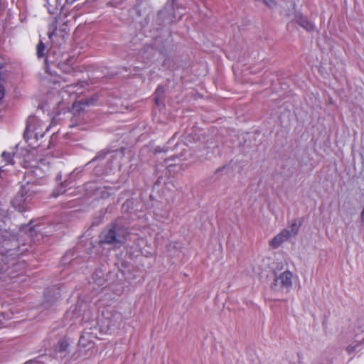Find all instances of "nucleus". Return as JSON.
I'll return each mask as SVG.
<instances>
[{
	"instance_id": "obj_1",
	"label": "nucleus",
	"mask_w": 364,
	"mask_h": 364,
	"mask_svg": "<svg viewBox=\"0 0 364 364\" xmlns=\"http://www.w3.org/2000/svg\"><path fill=\"white\" fill-rule=\"evenodd\" d=\"M127 228L112 225L101 232L100 242L119 247L127 241Z\"/></svg>"
},
{
	"instance_id": "obj_2",
	"label": "nucleus",
	"mask_w": 364,
	"mask_h": 364,
	"mask_svg": "<svg viewBox=\"0 0 364 364\" xmlns=\"http://www.w3.org/2000/svg\"><path fill=\"white\" fill-rule=\"evenodd\" d=\"M39 191L40 190L34 183H27L11 200L12 206L19 212L26 210L27 204L31 200L33 196Z\"/></svg>"
},
{
	"instance_id": "obj_3",
	"label": "nucleus",
	"mask_w": 364,
	"mask_h": 364,
	"mask_svg": "<svg viewBox=\"0 0 364 364\" xmlns=\"http://www.w3.org/2000/svg\"><path fill=\"white\" fill-rule=\"evenodd\" d=\"M49 126L35 117H30L26 126V134L36 139L42 138Z\"/></svg>"
},
{
	"instance_id": "obj_4",
	"label": "nucleus",
	"mask_w": 364,
	"mask_h": 364,
	"mask_svg": "<svg viewBox=\"0 0 364 364\" xmlns=\"http://www.w3.org/2000/svg\"><path fill=\"white\" fill-rule=\"evenodd\" d=\"M294 274L289 270H286L274 279L272 288L274 290H282L289 292L292 287Z\"/></svg>"
},
{
	"instance_id": "obj_5",
	"label": "nucleus",
	"mask_w": 364,
	"mask_h": 364,
	"mask_svg": "<svg viewBox=\"0 0 364 364\" xmlns=\"http://www.w3.org/2000/svg\"><path fill=\"white\" fill-rule=\"evenodd\" d=\"M290 237H291L289 235L287 229H284L269 241V245L276 249Z\"/></svg>"
},
{
	"instance_id": "obj_6",
	"label": "nucleus",
	"mask_w": 364,
	"mask_h": 364,
	"mask_svg": "<svg viewBox=\"0 0 364 364\" xmlns=\"http://www.w3.org/2000/svg\"><path fill=\"white\" fill-rule=\"evenodd\" d=\"M295 21L306 31L310 32L313 31L315 28L314 25L309 21L306 18L301 14H296L295 16Z\"/></svg>"
},
{
	"instance_id": "obj_7",
	"label": "nucleus",
	"mask_w": 364,
	"mask_h": 364,
	"mask_svg": "<svg viewBox=\"0 0 364 364\" xmlns=\"http://www.w3.org/2000/svg\"><path fill=\"white\" fill-rule=\"evenodd\" d=\"M48 171V163L45 160H41L38 163V165L34 168L33 173L36 176L41 177L43 173Z\"/></svg>"
},
{
	"instance_id": "obj_8",
	"label": "nucleus",
	"mask_w": 364,
	"mask_h": 364,
	"mask_svg": "<svg viewBox=\"0 0 364 364\" xmlns=\"http://www.w3.org/2000/svg\"><path fill=\"white\" fill-rule=\"evenodd\" d=\"M46 4L49 12L54 13L61 6V0H46Z\"/></svg>"
},
{
	"instance_id": "obj_9",
	"label": "nucleus",
	"mask_w": 364,
	"mask_h": 364,
	"mask_svg": "<svg viewBox=\"0 0 364 364\" xmlns=\"http://www.w3.org/2000/svg\"><path fill=\"white\" fill-rule=\"evenodd\" d=\"M299 229V227L296 224V223L293 222L291 224L289 229H287V231L289 232V235L292 237H294L298 233Z\"/></svg>"
},
{
	"instance_id": "obj_10",
	"label": "nucleus",
	"mask_w": 364,
	"mask_h": 364,
	"mask_svg": "<svg viewBox=\"0 0 364 364\" xmlns=\"http://www.w3.org/2000/svg\"><path fill=\"white\" fill-rule=\"evenodd\" d=\"M46 46L42 41H40L36 46V54L38 58H41L45 55Z\"/></svg>"
},
{
	"instance_id": "obj_11",
	"label": "nucleus",
	"mask_w": 364,
	"mask_h": 364,
	"mask_svg": "<svg viewBox=\"0 0 364 364\" xmlns=\"http://www.w3.org/2000/svg\"><path fill=\"white\" fill-rule=\"evenodd\" d=\"M57 29V21L54 20L50 23L49 27V31L48 33V37L50 39H52L53 36L55 35V31Z\"/></svg>"
},
{
	"instance_id": "obj_12",
	"label": "nucleus",
	"mask_w": 364,
	"mask_h": 364,
	"mask_svg": "<svg viewBox=\"0 0 364 364\" xmlns=\"http://www.w3.org/2000/svg\"><path fill=\"white\" fill-rule=\"evenodd\" d=\"M164 90L162 87H159L155 92V101L157 105H159L160 98L163 96Z\"/></svg>"
},
{
	"instance_id": "obj_13",
	"label": "nucleus",
	"mask_w": 364,
	"mask_h": 364,
	"mask_svg": "<svg viewBox=\"0 0 364 364\" xmlns=\"http://www.w3.org/2000/svg\"><path fill=\"white\" fill-rule=\"evenodd\" d=\"M2 158L4 161H6L7 163L10 164L12 161V154L6 151H4L1 154Z\"/></svg>"
},
{
	"instance_id": "obj_14",
	"label": "nucleus",
	"mask_w": 364,
	"mask_h": 364,
	"mask_svg": "<svg viewBox=\"0 0 364 364\" xmlns=\"http://www.w3.org/2000/svg\"><path fill=\"white\" fill-rule=\"evenodd\" d=\"M264 3L269 7L273 8L275 5V1L274 0H262Z\"/></svg>"
},
{
	"instance_id": "obj_15",
	"label": "nucleus",
	"mask_w": 364,
	"mask_h": 364,
	"mask_svg": "<svg viewBox=\"0 0 364 364\" xmlns=\"http://www.w3.org/2000/svg\"><path fill=\"white\" fill-rule=\"evenodd\" d=\"M5 95L4 87L0 84V101L4 98Z\"/></svg>"
},
{
	"instance_id": "obj_16",
	"label": "nucleus",
	"mask_w": 364,
	"mask_h": 364,
	"mask_svg": "<svg viewBox=\"0 0 364 364\" xmlns=\"http://www.w3.org/2000/svg\"><path fill=\"white\" fill-rule=\"evenodd\" d=\"M360 220H361L362 223L364 224V206H363V209L360 213Z\"/></svg>"
},
{
	"instance_id": "obj_17",
	"label": "nucleus",
	"mask_w": 364,
	"mask_h": 364,
	"mask_svg": "<svg viewBox=\"0 0 364 364\" xmlns=\"http://www.w3.org/2000/svg\"><path fill=\"white\" fill-rule=\"evenodd\" d=\"M82 340H83V336H81L80 339V343H82Z\"/></svg>"
},
{
	"instance_id": "obj_18",
	"label": "nucleus",
	"mask_w": 364,
	"mask_h": 364,
	"mask_svg": "<svg viewBox=\"0 0 364 364\" xmlns=\"http://www.w3.org/2000/svg\"><path fill=\"white\" fill-rule=\"evenodd\" d=\"M3 68V64L2 63H0V70Z\"/></svg>"
},
{
	"instance_id": "obj_19",
	"label": "nucleus",
	"mask_w": 364,
	"mask_h": 364,
	"mask_svg": "<svg viewBox=\"0 0 364 364\" xmlns=\"http://www.w3.org/2000/svg\"><path fill=\"white\" fill-rule=\"evenodd\" d=\"M363 343H364V337H363Z\"/></svg>"
}]
</instances>
